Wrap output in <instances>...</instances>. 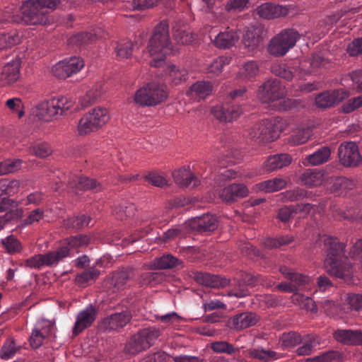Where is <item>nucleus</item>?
Instances as JSON below:
<instances>
[{"mask_svg":"<svg viewBox=\"0 0 362 362\" xmlns=\"http://www.w3.org/2000/svg\"><path fill=\"white\" fill-rule=\"evenodd\" d=\"M59 0H27L20 7L11 5L4 10V20L30 25H45L49 11L54 10Z\"/></svg>","mask_w":362,"mask_h":362,"instance_id":"1","label":"nucleus"},{"mask_svg":"<svg viewBox=\"0 0 362 362\" xmlns=\"http://www.w3.org/2000/svg\"><path fill=\"white\" fill-rule=\"evenodd\" d=\"M324 244L327 247V257L324 263L327 272L340 279L350 276L352 264L345 256L346 245L332 237H326Z\"/></svg>","mask_w":362,"mask_h":362,"instance_id":"2","label":"nucleus"},{"mask_svg":"<svg viewBox=\"0 0 362 362\" xmlns=\"http://www.w3.org/2000/svg\"><path fill=\"white\" fill-rule=\"evenodd\" d=\"M147 49L149 56L152 57L149 64L153 67L160 66L165 56L171 53L169 26L166 21H161L154 28Z\"/></svg>","mask_w":362,"mask_h":362,"instance_id":"3","label":"nucleus"},{"mask_svg":"<svg viewBox=\"0 0 362 362\" xmlns=\"http://www.w3.org/2000/svg\"><path fill=\"white\" fill-rule=\"evenodd\" d=\"M111 119L110 111L98 106L86 112L78 120L77 132L80 136L88 135L105 127Z\"/></svg>","mask_w":362,"mask_h":362,"instance_id":"4","label":"nucleus"},{"mask_svg":"<svg viewBox=\"0 0 362 362\" xmlns=\"http://www.w3.org/2000/svg\"><path fill=\"white\" fill-rule=\"evenodd\" d=\"M286 127L281 118L262 121L255 124L250 132V138L258 143H268L276 139Z\"/></svg>","mask_w":362,"mask_h":362,"instance_id":"5","label":"nucleus"},{"mask_svg":"<svg viewBox=\"0 0 362 362\" xmlns=\"http://www.w3.org/2000/svg\"><path fill=\"white\" fill-rule=\"evenodd\" d=\"M160 335V332L156 327L142 329L127 342L124 351L128 354L136 355L150 348Z\"/></svg>","mask_w":362,"mask_h":362,"instance_id":"6","label":"nucleus"},{"mask_svg":"<svg viewBox=\"0 0 362 362\" xmlns=\"http://www.w3.org/2000/svg\"><path fill=\"white\" fill-rule=\"evenodd\" d=\"M299 38L300 34L296 30L284 29L271 39L268 52L274 57H282L296 45Z\"/></svg>","mask_w":362,"mask_h":362,"instance_id":"7","label":"nucleus"},{"mask_svg":"<svg viewBox=\"0 0 362 362\" xmlns=\"http://www.w3.org/2000/svg\"><path fill=\"white\" fill-rule=\"evenodd\" d=\"M84 66V62L78 57L65 58L59 61L52 68L54 76L64 79L78 73Z\"/></svg>","mask_w":362,"mask_h":362,"instance_id":"8","label":"nucleus"},{"mask_svg":"<svg viewBox=\"0 0 362 362\" xmlns=\"http://www.w3.org/2000/svg\"><path fill=\"white\" fill-rule=\"evenodd\" d=\"M135 270L132 268H126L114 272L111 276L106 281V286L110 292L119 293L128 287V282L135 277Z\"/></svg>","mask_w":362,"mask_h":362,"instance_id":"9","label":"nucleus"},{"mask_svg":"<svg viewBox=\"0 0 362 362\" xmlns=\"http://www.w3.org/2000/svg\"><path fill=\"white\" fill-rule=\"evenodd\" d=\"M338 155L341 163L346 167L356 166L362 159L358 146L351 141L341 144Z\"/></svg>","mask_w":362,"mask_h":362,"instance_id":"10","label":"nucleus"},{"mask_svg":"<svg viewBox=\"0 0 362 362\" xmlns=\"http://www.w3.org/2000/svg\"><path fill=\"white\" fill-rule=\"evenodd\" d=\"M64 251L54 252H49L46 254H38L25 260L23 266L29 268L40 269L43 266L52 267L60 262V258L64 256Z\"/></svg>","mask_w":362,"mask_h":362,"instance_id":"11","label":"nucleus"},{"mask_svg":"<svg viewBox=\"0 0 362 362\" xmlns=\"http://www.w3.org/2000/svg\"><path fill=\"white\" fill-rule=\"evenodd\" d=\"M132 317V313L128 310L115 313L102 320L100 328L105 331H119L131 321Z\"/></svg>","mask_w":362,"mask_h":362,"instance_id":"12","label":"nucleus"},{"mask_svg":"<svg viewBox=\"0 0 362 362\" xmlns=\"http://www.w3.org/2000/svg\"><path fill=\"white\" fill-rule=\"evenodd\" d=\"M259 98L262 103H268L269 106L278 111L286 110L290 108L293 102L286 99L283 92H259Z\"/></svg>","mask_w":362,"mask_h":362,"instance_id":"13","label":"nucleus"},{"mask_svg":"<svg viewBox=\"0 0 362 362\" xmlns=\"http://www.w3.org/2000/svg\"><path fill=\"white\" fill-rule=\"evenodd\" d=\"M260 316L254 312H243L230 317L228 325L235 331H241L255 326L260 320Z\"/></svg>","mask_w":362,"mask_h":362,"instance_id":"14","label":"nucleus"},{"mask_svg":"<svg viewBox=\"0 0 362 362\" xmlns=\"http://www.w3.org/2000/svg\"><path fill=\"white\" fill-rule=\"evenodd\" d=\"M98 315L97 309L93 305H88L78 313L73 329V334L77 336L84 329L92 326Z\"/></svg>","mask_w":362,"mask_h":362,"instance_id":"15","label":"nucleus"},{"mask_svg":"<svg viewBox=\"0 0 362 362\" xmlns=\"http://www.w3.org/2000/svg\"><path fill=\"white\" fill-rule=\"evenodd\" d=\"M249 194L244 184H231L219 190L218 195L223 202H235L239 199L246 197Z\"/></svg>","mask_w":362,"mask_h":362,"instance_id":"16","label":"nucleus"},{"mask_svg":"<svg viewBox=\"0 0 362 362\" xmlns=\"http://www.w3.org/2000/svg\"><path fill=\"white\" fill-rule=\"evenodd\" d=\"M189 227L199 233H206L215 230L217 228V219L211 214H204L189 220Z\"/></svg>","mask_w":362,"mask_h":362,"instance_id":"17","label":"nucleus"},{"mask_svg":"<svg viewBox=\"0 0 362 362\" xmlns=\"http://www.w3.org/2000/svg\"><path fill=\"white\" fill-rule=\"evenodd\" d=\"M257 15L264 19H274L285 16L288 9L284 6L272 3H264L258 6L255 10Z\"/></svg>","mask_w":362,"mask_h":362,"instance_id":"18","label":"nucleus"},{"mask_svg":"<svg viewBox=\"0 0 362 362\" xmlns=\"http://www.w3.org/2000/svg\"><path fill=\"white\" fill-rule=\"evenodd\" d=\"M167 92H135L134 103L139 106H155L166 100Z\"/></svg>","mask_w":362,"mask_h":362,"instance_id":"19","label":"nucleus"},{"mask_svg":"<svg viewBox=\"0 0 362 362\" xmlns=\"http://www.w3.org/2000/svg\"><path fill=\"white\" fill-rule=\"evenodd\" d=\"M89 241L90 239L87 235H77L70 236L60 241V247L54 252H64V256L60 258V261H62L65 257L69 256L70 250L87 246Z\"/></svg>","mask_w":362,"mask_h":362,"instance_id":"20","label":"nucleus"},{"mask_svg":"<svg viewBox=\"0 0 362 362\" xmlns=\"http://www.w3.org/2000/svg\"><path fill=\"white\" fill-rule=\"evenodd\" d=\"M20 66L21 61L18 58L4 66L0 72V85L4 86L16 81L19 78Z\"/></svg>","mask_w":362,"mask_h":362,"instance_id":"21","label":"nucleus"},{"mask_svg":"<svg viewBox=\"0 0 362 362\" xmlns=\"http://www.w3.org/2000/svg\"><path fill=\"white\" fill-rule=\"evenodd\" d=\"M194 279L200 284L214 288H223L230 284L229 279L209 273L198 272L195 274Z\"/></svg>","mask_w":362,"mask_h":362,"instance_id":"22","label":"nucleus"},{"mask_svg":"<svg viewBox=\"0 0 362 362\" xmlns=\"http://www.w3.org/2000/svg\"><path fill=\"white\" fill-rule=\"evenodd\" d=\"M346 95V92H320L315 98V105L322 110L329 108L340 103Z\"/></svg>","mask_w":362,"mask_h":362,"instance_id":"23","label":"nucleus"},{"mask_svg":"<svg viewBox=\"0 0 362 362\" xmlns=\"http://www.w3.org/2000/svg\"><path fill=\"white\" fill-rule=\"evenodd\" d=\"M69 187L76 194L82 190H101L100 184L95 179L74 175L68 182Z\"/></svg>","mask_w":362,"mask_h":362,"instance_id":"24","label":"nucleus"},{"mask_svg":"<svg viewBox=\"0 0 362 362\" xmlns=\"http://www.w3.org/2000/svg\"><path fill=\"white\" fill-rule=\"evenodd\" d=\"M328 181L330 191L339 196H345L356 187L355 180L344 177H330Z\"/></svg>","mask_w":362,"mask_h":362,"instance_id":"25","label":"nucleus"},{"mask_svg":"<svg viewBox=\"0 0 362 362\" xmlns=\"http://www.w3.org/2000/svg\"><path fill=\"white\" fill-rule=\"evenodd\" d=\"M262 28L259 26H251L247 28L243 36V45L248 52L256 49L262 41Z\"/></svg>","mask_w":362,"mask_h":362,"instance_id":"26","label":"nucleus"},{"mask_svg":"<svg viewBox=\"0 0 362 362\" xmlns=\"http://www.w3.org/2000/svg\"><path fill=\"white\" fill-rule=\"evenodd\" d=\"M239 37L237 31L227 28L226 30L220 32L215 37L213 43L219 49H229L235 45Z\"/></svg>","mask_w":362,"mask_h":362,"instance_id":"27","label":"nucleus"},{"mask_svg":"<svg viewBox=\"0 0 362 362\" xmlns=\"http://www.w3.org/2000/svg\"><path fill=\"white\" fill-rule=\"evenodd\" d=\"M174 181L182 187H195L199 185V180L189 169L182 168L173 173Z\"/></svg>","mask_w":362,"mask_h":362,"instance_id":"28","label":"nucleus"},{"mask_svg":"<svg viewBox=\"0 0 362 362\" xmlns=\"http://www.w3.org/2000/svg\"><path fill=\"white\" fill-rule=\"evenodd\" d=\"M334 339L341 343L350 345L362 344V331L340 329L334 332Z\"/></svg>","mask_w":362,"mask_h":362,"instance_id":"29","label":"nucleus"},{"mask_svg":"<svg viewBox=\"0 0 362 362\" xmlns=\"http://www.w3.org/2000/svg\"><path fill=\"white\" fill-rule=\"evenodd\" d=\"M292 157L288 153H279L270 156L264 162V168L267 172H272L289 165Z\"/></svg>","mask_w":362,"mask_h":362,"instance_id":"30","label":"nucleus"},{"mask_svg":"<svg viewBox=\"0 0 362 362\" xmlns=\"http://www.w3.org/2000/svg\"><path fill=\"white\" fill-rule=\"evenodd\" d=\"M325 173L316 169H307L300 177L303 185L308 187L320 186L325 181Z\"/></svg>","mask_w":362,"mask_h":362,"instance_id":"31","label":"nucleus"},{"mask_svg":"<svg viewBox=\"0 0 362 362\" xmlns=\"http://www.w3.org/2000/svg\"><path fill=\"white\" fill-rule=\"evenodd\" d=\"M279 272L282 275L295 285V290L298 287H305L310 284V278L308 276L295 272L292 269L286 267H281Z\"/></svg>","mask_w":362,"mask_h":362,"instance_id":"32","label":"nucleus"},{"mask_svg":"<svg viewBox=\"0 0 362 362\" xmlns=\"http://www.w3.org/2000/svg\"><path fill=\"white\" fill-rule=\"evenodd\" d=\"M58 115L50 100L42 101L36 106L35 115L40 120L50 122Z\"/></svg>","mask_w":362,"mask_h":362,"instance_id":"33","label":"nucleus"},{"mask_svg":"<svg viewBox=\"0 0 362 362\" xmlns=\"http://www.w3.org/2000/svg\"><path fill=\"white\" fill-rule=\"evenodd\" d=\"M100 275V271L92 267L76 274L74 281L77 286L85 288L93 284L99 278Z\"/></svg>","mask_w":362,"mask_h":362,"instance_id":"34","label":"nucleus"},{"mask_svg":"<svg viewBox=\"0 0 362 362\" xmlns=\"http://www.w3.org/2000/svg\"><path fill=\"white\" fill-rule=\"evenodd\" d=\"M181 262L171 255L155 258L146 267L150 269H167L177 267Z\"/></svg>","mask_w":362,"mask_h":362,"instance_id":"35","label":"nucleus"},{"mask_svg":"<svg viewBox=\"0 0 362 362\" xmlns=\"http://www.w3.org/2000/svg\"><path fill=\"white\" fill-rule=\"evenodd\" d=\"M286 185V180L281 177H274L257 184L256 189L266 193H272L284 189Z\"/></svg>","mask_w":362,"mask_h":362,"instance_id":"36","label":"nucleus"},{"mask_svg":"<svg viewBox=\"0 0 362 362\" xmlns=\"http://www.w3.org/2000/svg\"><path fill=\"white\" fill-rule=\"evenodd\" d=\"M24 36V31L18 30L0 33V49H6L21 43Z\"/></svg>","mask_w":362,"mask_h":362,"instance_id":"37","label":"nucleus"},{"mask_svg":"<svg viewBox=\"0 0 362 362\" xmlns=\"http://www.w3.org/2000/svg\"><path fill=\"white\" fill-rule=\"evenodd\" d=\"M331 148L323 146L306 157L308 163L313 166L319 165L327 162L331 156Z\"/></svg>","mask_w":362,"mask_h":362,"instance_id":"38","label":"nucleus"},{"mask_svg":"<svg viewBox=\"0 0 362 362\" xmlns=\"http://www.w3.org/2000/svg\"><path fill=\"white\" fill-rule=\"evenodd\" d=\"M313 206L310 204H305L293 206H284L279 210L278 218L282 222H287L291 217L293 213L305 211L308 213Z\"/></svg>","mask_w":362,"mask_h":362,"instance_id":"39","label":"nucleus"},{"mask_svg":"<svg viewBox=\"0 0 362 362\" xmlns=\"http://www.w3.org/2000/svg\"><path fill=\"white\" fill-rule=\"evenodd\" d=\"M168 73V81L174 85H177L185 81L187 71L184 68L176 66L174 64H169L166 69Z\"/></svg>","mask_w":362,"mask_h":362,"instance_id":"40","label":"nucleus"},{"mask_svg":"<svg viewBox=\"0 0 362 362\" xmlns=\"http://www.w3.org/2000/svg\"><path fill=\"white\" fill-rule=\"evenodd\" d=\"M97 36L95 34L90 33H80L71 36L68 40V44L73 47L82 48L94 42Z\"/></svg>","mask_w":362,"mask_h":362,"instance_id":"41","label":"nucleus"},{"mask_svg":"<svg viewBox=\"0 0 362 362\" xmlns=\"http://www.w3.org/2000/svg\"><path fill=\"white\" fill-rule=\"evenodd\" d=\"M173 38L178 43L189 44L192 42L194 37L192 31L185 25H175L173 28Z\"/></svg>","mask_w":362,"mask_h":362,"instance_id":"42","label":"nucleus"},{"mask_svg":"<svg viewBox=\"0 0 362 362\" xmlns=\"http://www.w3.org/2000/svg\"><path fill=\"white\" fill-rule=\"evenodd\" d=\"M291 300L295 305L300 306L302 309H305L313 313H316L317 312V308L315 301L309 297L295 293L291 297Z\"/></svg>","mask_w":362,"mask_h":362,"instance_id":"43","label":"nucleus"},{"mask_svg":"<svg viewBox=\"0 0 362 362\" xmlns=\"http://www.w3.org/2000/svg\"><path fill=\"white\" fill-rule=\"evenodd\" d=\"M211 349L213 351L218 354H227L233 355L240 352V348L235 347L227 341H216L211 344Z\"/></svg>","mask_w":362,"mask_h":362,"instance_id":"44","label":"nucleus"},{"mask_svg":"<svg viewBox=\"0 0 362 362\" xmlns=\"http://www.w3.org/2000/svg\"><path fill=\"white\" fill-rule=\"evenodd\" d=\"M293 240L294 237L293 235H286L276 238H268L264 240V245L268 249H273L291 244Z\"/></svg>","mask_w":362,"mask_h":362,"instance_id":"45","label":"nucleus"},{"mask_svg":"<svg viewBox=\"0 0 362 362\" xmlns=\"http://www.w3.org/2000/svg\"><path fill=\"white\" fill-rule=\"evenodd\" d=\"M5 250L10 255L19 253L22 251L23 247L21 242L13 235H10L1 240Z\"/></svg>","mask_w":362,"mask_h":362,"instance_id":"46","label":"nucleus"},{"mask_svg":"<svg viewBox=\"0 0 362 362\" xmlns=\"http://www.w3.org/2000/svg\"><path fill=\"white\" fill-rule=\"evenodd\" d=\"M91 218L86 215L73 216L64 220V226L69 228L81 229L85 226H88Z\"/></svg>","mask_w":362,"mask_h":362,"instance_id":"47","label":"nucleus"},{"mask_svg":"<svg viewBox=\"0 0 362 362\" xmlns=\"http://www.w3.org/2000/svg\"><path fill=\"white\" fill-rule=\"evenodd\" d=\"M230 58L226 56H221L214 59L210 64L206 66V72L214 75L219 74L224 66L228 64Z\"/></svg>","mask_w":362,"mask_h":362,"instance_id":"48","label":"nucleus"},{"mask_svg":"<svg viewBox=\"0 0 362 362\" xmlns=\"http://www.w3.org/2000/svg\"><path fill=\"white\" fill-rule=\"evenodd\" d=\"M320 344L318 338L315 335H307L303 346L298 347L296 353L299 356H307L312 353L313 349Z\"/></svg>","mask_w":362,"mask_h":362,"instance_id":"49","label":"nucleus"},{"mask_svg":"<svg viewBox=\"0 0 362 362\" xmlns=\"http://www.w3.org/2000/svg\"><path fill=\"white\" fill-rule=\"evenodd\" d=\"M247 356L254 359H258L262 361H267L270 358H276V353L263 349H249L247 350Z\"/></svg>","mask_w":362,"mask_h":362,"instance_id":"50","label":"nucleus"},{"mask_svg":"<svg viewBox=\"0 0 362 362\" xmlns=\"http://www.w3.org/2000/svg\"><path fill=\"white\" fill-rule=\"evenodd\" d=\"M100 98V95L98 92H83L78 97V105L84 109L98 102Z\"/></svg>","mask_w":362,"mask_h":362,"instance_id":"51","label":"nucleus"},{"mask_svg":"<svg viewBox=\"0 0 362 362\" xmlns=\"http://www.w3.org/2000/svg\"><path fill=\"white\" fill-rule=\"evenodd\" d=\"M52 104L54 106L58 114L62 115L64 112L71 108L73 103L69 98L64 96L53 98L50 99Z\"/></svg>","mask_w":362,"mask_h":362,"instance_id":"52","label":"nucleus"},{"mask_svg":"<svg viewBox=\"0 0 362 362\" xmlns=\"http://www.w3.org/2000/svg\"><path fill=\"white\" fill-rule=\"evenodd\" d=\"M311 136V130L310 129H303L296 131L289 139L290 143L294 146L300 145L306 143Z\"/></svg>","mask_w":362,"mask_h":362,"instance_id":"53","label":"nucleus"},{"mask_svg":"<svg viewBox=\"0 0 362 362\" xmlns=\"http://www.w3.org/2000/svg\"><path fill=\"white\" fill-rule=\"evenodd\" d=\"M135 212V207L132 204H124L117 206L115 213L117 218L124 220L128 217L133 216Z\"/></svg>","mask_w":362,"mask_h":362,"instance_id":"54","label":"nucleus"},{"mask_svg":"<svg viewBox=\"0 0 362 362\" xmlns=\"http://www.w3.org/2000/svg\"><path fill=\"white\" fill-rule=\"evenodd\" d=\"M17 351L15 340L13 338L8 339L0 350L1 359H8L13 356Z\"/></svg>","mask_w":362,"mask_h":362,"instance_id":"55","label":"nucleus"},{"mask_svg":"<svg viewBox=\"0 0 362 362\" xmlns=\"http://www.w3.org/2000/svg\"><path fill=\"white\" fill-rule=\"evenodd\" d=\"M281 340L285 348L294 347L302 341L300 335L296 332L284 333Z\"/></svg>","mask_w":362,"mask_h":362,"instance_id":"56","label":"nucleus"},{"mask_svg":"<svg viewBox=\"0 0 362 362\" xmlns=\"http://www.w3.org/2000/svg\"><path fill=\"white\" fill-rule=\"evenodd\" d=\"M145 180L152 185L157 187H164L168 186V180L156 171L149 172L144 177Z\"/></svg>","mask_w":362,"mask_h":362,"instance_id":"57","label":"nucleus"},{"mask_svg":"<svg viewBox=\"0 0 362 362\" xmlns=\"http://www.w3.org/2000/svg\"><path fill=\"white\" fill-rule=\"evenodd\" d=\"M133 44L130 41L122 42L117 44L116 47L117 56L119 59H125L130 57L132 54Z\"/></svg>","mask_w":362,"mask_h":362,"instance_id":"58","label":"nucleus"},{"mask_svg":"<svg viewBox=\"0 0 362 362\" xmlns=\"http://www.w3.org/2000/svg\"><path fill=\"white\" fill-rule=\"evenodd\" d=\"M30 152L37 157L45 158L52 153V149L48 144L42 143L30 147Z\"/></svg>","mask_w":362,"mask_h":362,"instance_id":"59","label":"nucleus"},{"mask_svg":"<svg viewBox=\"0 0 362 362\" xmlns=\"http://www.w3.org/2000/svg\"><path fill=\"white\" fill-rule=\"evenodd\" d=\"M21 160H15L13 161L5 160L0 163V175H6L16 171L21 166Z\"/></svg>","mask_w":362,"mask_h":362,"instance_id":"60","label":"nucleus"},{"mask_svg":"<svg viewBox=\"0 0 362 362\" xmlns=\"http://www.w3.org/2000/svg\"><path fill=\"white\" fill-rule=\"evenodd\" d=\"M307 196V192L301 188L297 187L293 189L287 190L284 193V197L289 202H295L303 199Z\"/></svg>","mask_w":362,"mask_h":362,"instance_id":"61","label":"nucleus"},{"mask_svg":"<svg viewBox=\"0 0 362 362\" xmlns=\"http://www.w3.org/2000/svg\"><path fill=\"white\" fill-rule=\"evenodd\" d=\"M317 360L318 362H341L343 355L337 351H331L318 356Z\"/></svg>","mask_w":362,"mask_h":362,"instance_id":"62","label":"nucleus"},{"mask_svg":"<svg viewBox=\"0 0 362 362\" xmlns=\"http://www.w3.org/2000/svg\"><path fill=\"white\" fill-rule=\"evenodd\" d=\"M346 302L351 310L356 311L362 310V294L350 293L348 294Z\"/></svg>","mask_w":362,"mask_h":362,"instance_id":"63","label":"nucleus"},{"mask_svg":"<svg viewBox=\"0 0 362 362\" xmlns=\"http://www.w3.org/2000/svg\"><path fill=\"white\" fill-rule=\"evenodd\" d=\"M362 107V95L349 100L341 108L344 113H350Z\"/></svg>","mask_w":362,"mask_h":362,"instance_id":"64","label":"nucleus"}]
</instances>
